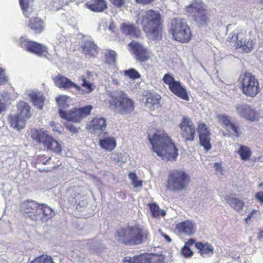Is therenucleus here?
I'll return each instance as SVG.
<instances>
[{
	"label": "nucleus",
	"mask_w": 263,
	"mask_h": 263,
	"mask_svg": "<svg viewBox=\"0 0 263 263\" xmlns=\"http://www.w3.org/2000/svg\"><path fill=\"white\" fill-rule=\"evenodd\" d=\"M82 48H83V53L85 54L96 56L98 52V47L90 36L84 37Z\"/></svg>",
	"instance_id": "5701e85b"
},
{
	"label": "nucleus",
	"mask_w": 263,
	"mask_h": 263,
	"mask_svg": "<svg viewBox=\"0 0 263 263\" xmlns=\"http://www.w3.org/2000/svg\"><path fill=\"white\" fill-rule=\"evenodd\" d=\"M21 211L26 216L36 222H46L54 216L53 210L46 204L28 200L22 203Z\"/></svg>",
	"instance_id": "7ed1b4c3"
},
{
	"label": "nucleus",
	"mask_w": 263,
	"mask_h": 263,
	"mask_svg": "<svg viewBox=\"0 0 263 263\" xmlns=\"http://www.w3.org/2000/svg\"><path fill=\"white\" fill-rule=\"evenodd\" d=\"M122 32L130 37H137L139 35L140 31L137 30L133 25L129 23H124L121 25Z\"/></svg>",
	"instance_id": "7c9ffc66"
},
{
	"label": "nucleus",
	"mask_w": 263,
	"mask_h": 263,
	"mask_svg": "<svg viewBox=\"0 0 263 263\" xmlns=\"http://www.w3.org/2000/svg\"><path fill=\"white\" fill-rule=\"evenodd\" d=\"M161 96L156 93H151L145 96V106L151 110L158 109L160 106Z\"/></svg>",
	"instance_id": "b1692460"
},
{
	"label": "nucleus",
	"mask_w": 263,
	"mask_h": 263,
	"mask_svg": "<svg viewBox=\"0 0 263 263\" xmlns=\"http://www.w3.org/2000/svg\"><path fill=\"white\" fill-rule=\"evenodd\" d=\"M237 114L241 117L250 121H255L258 119V113L250 105L239 103L235 106Z\"/></svg>",
	"instance_id": "4468645a"
},
{
	"label": "nucleus",
	"mask_w": 263,
	"mask_h": 263,
	"mask_svg": "<svg viewBox=\"0 0 263 263\" xmlns=\"http://www.w3.org/2000/svg\"><path fill=\"white\" fill-rule=\"evenodd\" d=\"M176 228L180 233L188 236L194 234L196 230V223L190 220L178 223Z\"/></svg>",
	"instance_id": "412c9836"
},
{
	"label": "nucleus",
	"mask_w": 263,
	"mask_h": 263,
	"mask_svg": "<svg viewBox=\"0 0 263 263\" xmlns=\"http://www.w3.org/2000/svg\"><path fill=\"white\" fill-rule=\"evenodd\" d=\"M148 263H163L165 261V257L162 255L147 254Z\"/></svg>",
	"instance_id": "58836bf2"
},
{
	"label": "nucleus",
	"mask_w": 263,
	"mask_h": 263,
	"mask_svg": "<svg viewBox=\"0 0 263 263\" xmlns=\"http://www.w3.org/2000/svg\"><path fill=\"white\" fill-rule=\"evenodd\" d=\"M195 247L199 250V252L203 257L211 256L213 253L214 248L210 243L197 242Z\"/></svg>",
	"instance_id": "c85d7f7f"
},
{
	"label": "nucleus",
	"mask_w": 263,
	"mask_h": 263,
	"mask_svg": "<svg viewBox=\"0 0 263 263\" xmlns=\"http://www.w3.org/2000/svg\"><path fill=\"white\" fill-rule=\"evenodd\" d=\"M100 146L108 151H111L116 147V141L114 137H106L100 139L99 141Z\"/></svg>",
	"instance_id": "c756f323"
},
{
	"label": "nucleus",
	"mask_w": 263,
	"mask_h": 263,
	"mask_svg": "<svg viewBox=\"0 0 263 263\" xmlns=\"http://www.w3.org/2000/svg\"><path fill=\"white\" fill-rule=\"evenodd\" d=\"M163 80L166 84L168 85L169 88L171 86L172 84H174V82H175L176 81L175 80L173 77H171L168 74H166L164 75Z\"/></svg>",
	"instance_id": "49530a36"
},
{
	"label": "nucleus",
	"mask_w": 263,
	"mask_h": 263,
	"mask_svg": "<svg viewBox=\"0 0 263 263\" xmlns=\"http://www.w3.org/2000/svg\"><path fill=\"white\" fill-rule=\"evenodd\" d=\"M113 83L116 85H118L120 83V82L118 79L114 78L112 80Z\"/></svg>",
	"instance_id": "338daca9"
},
{
	"label": "nucleus",
	"mask_w": 263,
	"mask_h": 263,
	"mask_svg": "<svg viewBox=\"0 0 263 263\" xmlns=\"http://www.w3.org/2000/svg\"><path fill=\"white\" fill-rule=\"evenodd\" d=\"M7 81V78L5 70L0 67V85L5 84Z\"/></svg>",
	"instance_id": "de8ad7c7"
},
{
	"label": "nucleus",
	"mask_w": 263,
	"mask_h": 263,
	"mask_svg": "<svg viewBox=\"0 0 263 263\" xmlns=\"http://www.w3.org/2000/svg\"><path fill=\"white\" fill-rule=\"evenodd\" d=\"M33 139L41 143L48 150L55 153L61 152L62 146L59 143L48 135L47 132L43 129H35L31 131Z\"/></svg>",
	"instance_id": "6e6552de"
},
{
	"label": "nucleus",
	"mask_w": 263,
	"mask_h": 263,
	"mask_svg": "<svg viewBox=\"0 0 263 263\" xmlns=\"http://www.w3.org/2000/svg\"><path fill=\"white\" fill-rule=\"evenodd\" d=\"M33 1V0H20V6L23 11L24 14L26 17H28V15L32 11L30 5Z\"/></svg>",
	"instance_id": "c9c22d12"
},
{
	"label": "nucleus",
	"mask_w": 263,
	"mask_h": 263,
	"mask_svg": "<svg viewBox=\"0 0 263 263\" xmlns=\"http://www.w3.org/2000/svg\"><path fill=\"white\" fill-rule=\"evenodd\" d=\"M238 154L242 160H248L251 155V151L250 148L247 146L241 145L238 151Z\"/></svg>",
	"instance_id": "f704fd0d"
},
{
	"label": "nucleus",
	"mask_w": 263,
	"mask_h": 263,
	"mask_svg": "<svg viewBox=\"0 0 263 263\" xmlns=\"http://www.w3.org/2000/svg\"><path fill=\"white\" fill-rule=\"evenodd\" d=\"M134 187H138L139 186H142V183L140 180H138V179L135 180V183H133Z\"/></svg>",
	"instance_id": "13d9d810"
},
{
	"label": "nucleus",
	"mask_w": 263,
	"mask_h": 263,
	"mask_svg": "<svg viewBox=\"0 0 263 263\" xmlns=\"http://www.w3.org/2000/svg\"><path fill=\"white\" fill-rule=\"evenodd\" d=\"M66 127L67 129H68L72 134H76L78 132V129L71 123H67Z\"/></svg>",
	"instance_id": "09e8293b"
},
{
	"label": "nucleus",
	"mask_w": 263,
	"mask_h": 263,
	"mask_svg": "<svg viewBox=\"0 0 263 263\" xmlns=\"http://www.w3.org/2000/svg\"><path fill=\"white\" fill-rule=\"evenodd\" d=\"M214 168L216 173L217 175H223L225 173L224 169L222 167L221 164L219 163H215L214 164Z\"/></svg>",
	"instance_id": "a18cd8bd"
},
{
	"label": "nucleus",
	"mask_w": 263,
	"mask_h": 263,
	"mask_svg": "<svg viewBox=\"0 0 263 263\" xmlns=\"http://www.w3.org/2000/svg\"><path fill=\"white\" fill-rule=\"evenodd\" d=\"M60 7H58V6H54V5L53 6V7H52V9L54 11H55V10H58L60 9Z\"/></svg>",
	"instance_id": "774afa93"
},
{
	"label": "nucleus",
	"mask_w": 263,
	"mask_h": 263,
	"mask_svg": "<svg viewBox=\"0 0 263 263\" xmlns=\"http://www.w3.org/2000/svg\"><path fill=\"white\" fill-rule=\"evenodd\" d=\"M181 129L180 134L187 141H192L194 139L195 127L191 120L187 117H184L179 125Z\"/></svg>",
	"instance_id": "dca6fc26"
},
{
	"label": "nucleus",
	"mask_w": 263,
	"mask_h": 263,
	"mask_svg": "<svg viewBox=\"0 0 263 263\" xmlns=\"http://www.w3.org/2000/svg\"><path fill=\"white\" fill-rule=\"evenodd\" d=\"M50 125L51 127H53V130L57 131V132H60V131H59L58 130V129L57 128V127H56V126L55 125V123L54 122H50Z\"/></svg>",
	"instance_id": "680f3d73"
},
{
	"label": "nucleus",
	"mask_w": 263,
	"mask_h": 263,
	"mask_svg": "<svg viewBox=\"0 0 263 263\" xmlns=\"http://www.w3.org/2000/svg\"><path fill=\"white\" fill-rule=\"evenodd\" d=\"M30 263H55V262L51 256L43 255L36 258Z\"/></svg>",
	"instance_id": "ea45409f"
},
{
	"label": "nucleus",
	"mask_w": 263,
	"mask_h": 263,
	"mask_svg": "<svg viewBox=\"0 0 263 263\" xmlns=\"http://www.w3.org/2000/svg\"><path fill=\"white\" fill-rule=\"evenodd\" d=\"M257 237L259 239H263V230L258 233Z\"/></svg>",
	"instance_id": "69168bd1"
},
{
	"label": "nucleus",
	"mask_w": 263,
	"mask_h": 263,
	"mask_svg": "<svg viewBox=\"0 0 263 263\" xmlns=\"http://www.w3.org/2000/svg\"><path fill=\"white\" fill-rule=\"evenodd\" d=\"M33 105L40 109H42L44 104L45 97L43 93L38 90H33L28 93Z\"/></svg>",
	"instance_id": "a878e982"
},
{
	"label": "nucleus",
	"mask_w": 263,
	"mask_h": 263,
	"mask_svg": "<svg viewBox=\"0 0 263 263\" xmlns=\"http://www.w3.org/2000/svg\"><path fill=\"white\" fill-rule=\"evenodd\" d=\"M128 177L132 181V183H135V180L138 179L137 175L134 173H130Z\"/></svg>",
	"instance_id": "3c124183"
},
{
	"label": "nucleus",
	"mask_w": 263,
	"mask_h": 263,
	"mask_svg": "<svg viewBox=\"0 0 263 263\" xmlns=\"http://www.w3.org/2000/svg\"><path fill=\"white\" fill-rule=\"evenodd\" d=\"M171 91L177 97L184 100H189V97L185 89L181 85L179 81H176L170 87Z\"/></svg>",
	"instance_id": "cd10ccee"
},
{
	"label": "nucleus",
	"mask_w": 263,
	"mask_h": 263,
	"mask_svg": "<svg viewBox=\"0 0 263 263\" xmlns=\"http://www.w3.org/2000/svg\"><path fill=\"white\" fill-rule=\"evenodd\" d=\"M181 253L182 255L186 258H190L193 255V252L189 247L184 246L181 249Z\"/></svg>",
	"instance_id": "37998d69"
},
{
	"label": "nucleus",
	"mask_w": 263,
	"mask_h": 263,
	"mask_svg": "<svg viewBox=\"0 0 263 263\" xmlns=\"http://www.w3.org/2000/svg\"><path fill=\"white\" fill-rule=\"evenodd\" d=\"M231 41L236 42V48L241 50L243 52L249 53L253 48L255 43L252 40H247L246 39L239 38L238 35L234 34L231 37Z\"/></svg>",
	"instance_id": "6ab92c4d"
},
{
	"label": "nucleus",
	"mask_w": 263,
	"mask_h": 263,
	"mask_svg": "<svg viewBox=\"0 0 263 263\" xmlns=\"http://www.w3.org/2000/svg\"><path fill=\"white\" fill-rule=\"evenodd\" d=\"M163 20L161 14L153 10H140L136 23L140 24L149 39L157 40L161 36Z\"/></svg>",
	"instance_id": "f257e3e1"
},
{
	"label": "nucleus",
	"mask_w": 263,
	"mask_h": 263,
	"mask_svg": "<svg viewBox=\"0 0 263 263\" xmlns=\"http://www.w3.org/2000/svg\"><path fill=\"white\" fill-rule=\"evenodd\" d=\"M188 15L192 17L197 23L206 25L209 21L206 6L200 2H193L186 7Z\"/></svg>",
	"instance_id": "9d476101"
},
{
	"label": "nucleus",
	"mask_w": 263,
	"mask_h": 263,
	"mask_svg": "<svg viewBox=\"0 0 263 263\" xmlns=\"http://www.w3.org/2000/svg\"><path fill=\"white\" fill-rule=\"evenodd\" d=\"M5 109V105L0 100V114Z\"/></svg>",
	"instance_id": "e2e57ef3"
},
{
	"label": "nucleus",
	"mask_w": 263,
	"mask_h": 263,
	"mask_svg": "<svg viewBox=\"0 0 263 263\" xmlns=\"http://www.w3.org/2000/svg\"><path fill=\"white\" fill-rule=\"evenodd\" d=\"M195 242V241L194 239L191 238L185 243L184 246L190 248V247L193 245Z\"/></svg>",
	"instance_id": "4d7b16f0"
},
{
	"label": "nucleus",
	"mask_w": 263,
	"mask_h": 263,
	"mask_svg": "<svg viewBox=\"0 0 263 263\" xmlns=\"http://www.w3.org/2000/svg\"><path fill=\"white\" fill-rule=\"evenodd\" d=\"M87 8L95 12H101L107 8L104 0H92L85 4Z\"/></svg>",
	"instance_id": "bb28decb"
},
{
	"label": "nucleus",
	"mask_w": 263,
	"mask_h": 263,
	"mask_svg": "<svg viewBox=\"0 0 263 263\" xmlns=\"http://www.w3.org/2000/svg\"><path fill=\"white\" fill-rule=\"evenodd\" d=\"M129 49L135 56L136 59L140 62H145L150 57L151 53L146 48L142 45L132 42L128 45Z\"/></svg>",
	"instance_id": "2eb2a0df"
},
{
	"label": "nucleus",
	"mask_w": 263,
	"mask_h": 263,
	"mask_svg": "<svg viewBox=\"0 0 263 263\" xmlns=\"http://www.w3.org/2000/svg\"><path fill=\"white\" fill-rule=\"evenodd\" d=\"M148 236L147 231L139 225L128 226L117 232V240L129 246L137 245L145 241Z\"/></svg>",
	"instance_id": "20e7f679"
},
{
	"label": "nucleus",
	"mask_w": 263,
	"mask_h": 263,
	"mask_svg": "<svg viewBox=\"0 0 263 263\" xmlns=\"http://www.w3.org/2000/svg\"><path fill=\"white\" fill-rule=\"evenodd\" d=\"M226 129L229 132H233V135L236 137H239L242 134L240 126L237 122H232Z\"/></svg>",
	"instance_id": "e433bc0d"
},
{
	"label": "nucleus",
	"mask_w": 263,
	"mask_h": 263,
	"mask_svg": "<svg viewBox=\"0 0 263 263\" xmlns=\"http://www.w3.org/2000/svg\"><path fill=\"white\" fill-rule=\"evenodd\" d=\"M151 212L154 217L158 218L163 217L165 215L166 212L164 210L160 209L156 203L149 204Z\"/></svg>",
	"instance_id": "473e14b6"
},
{
	"label": "nucleus",
	"mask_w": 263,
	"mask_h": 263,
	"mask_svg": "<svg viewBox=\"0 0 263 263\" xmlns=\"http://www.w3.org/2000/svg\"><path fill=\"white\" fill-rule=\"evenodd\" d=\"M256 198L261 203H263V191L258 193L256 195Z\"/></svg>",
	"instance_id": "603ef678"
},
{
	"label": "nucleus",
	"mask_w": 263,
	"mask_h": 263,
	"mask_svg": "<svg viewBox=\"0 0 263 263\" xmlns=\"http://www.w3.org/2000/svg\"><path fill=\"white\" fill-rule=\"evenodd\" d=\"M115 29H116V26L115 25V23L113 22H111L109 24L108 29L110 31L114 32H115Z\"/></svg>",
	"instance_id": "bf43d9fd"
},
{
	"label": "nucleus",
	"mask_w": 263,
	"mask_h": 263,
	"mask_svg": "<svg viewBox=\"0 0 263 263\" xmlns=\"http://www.w3.org/2000/svg\"><path fill=\"white\" fill-rule=\"evenodd\" d=\"M17 107L20 113L11 117L10 123L11 126L20 130L25 127L26 119L30 116V108L28 104L25 102H20Z\"/></svg>",
	"instance_id": "9b49d317"
},
{
	"label": "nucleus",
	"mask_w": 263,
	"mask_h": 263,
	"mask_svg": "<svg viewBox=\"0 0 263 263\" xmlns=\"http://www.w3.org/2000/svg\"><path fill=\"white\" fill-rule=\"evenodd\" d=\"M216 120L218 122L227 129L232 122L231 118L226 114H218L216 116Z\"/></svg>",
	"instance_id": "72a5a7b5"
},
{
	"label": "nucleus",
	"mask_w": 263,
	"mask_h": 263,
	"mask_svg": "<svg viewBox=\"0 0 263 263\" xmlns=\"http://www.w3.org/2000/svg\"><path fill=\"white\" fill-rule=\"evenodd\" d=\"M50 160V158H47V157L44 158V159H41L40 158L39 160H38V163L39 164H46L47 163V162Z\"/></svg>",
	"instance_id": "6e6d98bb"
},
{
	"label": "nucleus",
	"mask_w": 263,
	"mask_h": 263,
	"mask_svg": "<svg viewBox=\"0 0 263 263\" xmlns=\"http://www.w3.org/2000/svg\"><path fill=\"white\" fill-rule=\"evenodd\" d=\"M153 152L166 161H173L178 156L177 149L164 131H158L152 136L148 135Z\"/></svg>",
	"instance_id": "f03ea898"
},
{
	"label": "nucleus",
	"mask_w": 263,
	"mask_h": 263,
	"mask_svg": "<svg viewBox=\"0 0 263 263\" xmlns=\"http://www.w3.org/2000/svg\"><path fill=\"white\" fill-rule=\"evenodd\" d=\"M225 200L233 209L237 211L241 214H243L245 208V204L242 200L239 198L235 197L233 195H229L226 196Z\"/></svg>",
	"instance_id": "393cba45"
},
{
	"label": "nucleus",
	"mask_w": 263,
	"mask_h": 263,
	"mask_svg": "<svg viewBox=\"0 0 263 263\" xmlns=\"http://www.w3.org/2000/svg\"><path fill=\"white\" fill-rule=\"evenodd\" d=\"M252 217H253L252 213H249L247 217L246 218H245V221H246V222H248V221L249 220H250Z\"/></svg>",
	"instance_id": "0e129e2a"
},
{
	"label": "nucleus",
	"mask_w": 263,
	"mask_h": 263,
	"mask_svg": "<svg viewBox=\"0 0 263 263\" xmlns=\"http://www.w3.org/2000/svg\"><path fill=\"white\" fill-rule=\"evenodd\" d=\"M159 232L160 233L162 237H163L165 238V239L167 241H168V242H171V241H172V239H171V238L169 237V236H168V235H166V234L163 233V232H162L160 230H159Z\"/></svg>",
	"instance_id": "5fc2aeb1"
},
{
	"label": "nucleus",
	"mask_w": 263,
	"mask_h": 263,
	"mask_svg": "<svg viewBox=\"0 0 263 263\" xmlns=\"http://www.w3.org/2000/svg\"><path fill=\"white\" fill-rule=\"evenodd\" d=\"M54 84L60 88L67 89L74 88L77 90H80V86L72 82L69 79L62 75L58 74L53 79Z\"/></svg>",
	"instance_id": "4be33fe9"
},
{
	"label": "nucleus",
	"mask_w": 263,
	"mask_h": 263,
	"mask_svg": "<svg viewBox=\"0 0 263 263\" xmlns=\"http://www.w3.org/2000/svg\"><path fill=\"white\" fill-rule=\"evenodd\" d=\"M148 254H142L136 256L135 260V263H148V257L147 256Z\"/></svg>",
	"instance_id": "c03bdc74"
},
{
	"label": "nucleus",
	"mask_w": 263,
	"mask_h": 263,
	"mask_svg": "<svg viewBox=\"0 0 263 263\" xmlns=\"http://www.w3.org/2000/svg\"><path fill=\"white\" fill-rule=\"evenodd\" d=\"M29 26L31 29L34 30L36 33L42 32L45 27L44 22L39 17L31 18L30 21Z\"/></svg>",
	"instance_id": "2f4dec72"
},
{
	"label": "nucleus",
	"mask_w": 263,
	"mask_h": 263,
	"mask_svg": "<svg viewBox=\"0 0 263 263\" xmlns=\"http://www.w3.org/2000/svg\"><path fill=\"white\" fill-rule=\"evenodd\" d=\"M111 3L117 7H121L124 4L123 0H110Z\"/></svg>",
	"instance_id": "8fccbe9b"
},
{
	"label": "nucleus",
	"mask_w": 263,
	"mask_h": 263,
	"mask_svg": "<svg viewBox=\"0 0 263 263\" xmlns=\"http://www.w3.org/2000/svg\"><path fill=\"white\" fill-rule=\"evenodd\" d=\"M107 62L109 65H114L116 60V53L113 50H107L105 53Z\"/></svg>",
	"instance_id": "a19ab883"
},
{
	"label": "nucleus",
	"mask_w": 263,
	"mask_h": 263,
	"mask_svg": "<svg viewBox=\"0 0 263 263\" xmlns=\"http://www.w3.org/2000/svg\"><path fill=\"white\" fill-rule=\"evenodd\" d=\"M239 81L243 93L247 96L254 97L260 91L257 79L250 72L241 74Z\"/></svg>",
	"instance_id": "1a4fd4ad"
},
{
	"label": "nucleus",
	"mask_w": 263,
	"mask_h": 263,
	"mask_svg": "<svg viewBox=\"0 0 263 263\" xmlns=\"http://www.w3.org/2000/svg\"><path fill=\"white\" fill-rule=\"evenodd\" d=\"M170 32L174 40L177 41L186 43L191 40V31L184 18H173L171 22Z\"/></svg>",
	"instance_id": "423d86ee"
},
{
	"label": "nucleus",
	"mask_w": 263,
	"mask_h": 263,
	"mask_svg": "<svg viewBox=\"0 0 263 263\" xmlns=\"http://www.w3.org/2000/svg\"><path fill=\"white\" fill-rule=\"evenodd\" d=\"M93 74L91 72L87 71L86 75H83L81 77L79 81L81 83L82 87L85 88L86 90L82 89L80 87L81 93L85 95L90 93L95 89V87L92 83Z\"/></svg>",
	"instance_id": "aec40b11"
},
{
	"label": "nucleus",
	"mask_w": 263,
	"mask_h": 263,
	"mask_svg": "<svg viewBox=\"0 0 263 263\" xmlns=\"http://www.w3.org/2000/svg\"><path fill=\"white\" fill-rule=\"evenodd\" d=\"M20 45L22 48L39 56L47 57L48 54L47 48L45 46L35 42L28 41L23 37L20 39Z\"/></svg>",
	"instance_id": "ddd939ff"
},
{
	"label": "nucleus",
	"mask_w": 263,
	"mask_h": 263,
	"mask_svg": "<svg viewBox=\"0 0 263 263\" xmlns=\"http://www.w3.org/2000/svg\"><path fill=\"white\" fill-rule=\"evenodd\" d=\"M189 182V177L185 171L175 170L170 173L166 187L171 191H182L187 187Z\"/></svg>",
	"instance_id": "0eeeda50"
},
{
	"label": "nucleus",
	"mask_w": 263,
	"mask_h": 263,
	"mask_svg": "<svg viewBox=\"0 0 263 263\" xmlns=\"http://www.w3.org/2000/svg\"><path fill=\"white\" fill-rule=\"evenodd\" d=\"M109 98L110 107L115 111L122 115H126L134 111V101L123 91L117 90L111 92Z\"/></svg>",
	"instance_id": "39448f33"
},
{
	"label": "nucleus",
	"mask_w": 263,
	"mask_h": 263,
	"mask_svg": "<svg viewBox=\"0 0 263 263\" xmlns=\"http://www.w3.org/2000/svg\"><path fill=\"white\" fill-rule=\"evenodd\" d=\"M137 3L143 4H148L152 2L154 0H136Z\"/></svg>",
	"instance_id": "052dcab7"
},
{
	"label": "nucleus",
	"mask_w": 263,
	"mask_h": 263,
	"mask_svg": "<svg viewBox=\"0 0 263 263\" xmlns=\"http://www.w3.org/2000/svg\"><path fill=\"white\" fill-rule=\"evenodd\" d=\"M106 120L102 117L94 118L87 125L88 130L93 134H100L105 130Z\"/></svg>",
	"instance_id": "a211bd4d"
},
{
	"label": "nucleus",
	"mask_w": 263,
	"mask_h": 263,
	"mask_svg": "<svg viewBox=\"0 0 263 263\" xmlns=\"http://www.w3.org/2000/svg\"><path fill=\"white\" fill-rule=\"evenodd\" d=\"M92 108L91 106L88 105L79 108H74L72 110L67 111L60 109L59 114L60 117L65 120L79 122L82 118L86 117L90 114Z\"/></svg>",
	"instance_id": "f8f14e48"
},
{
	"label": "nucleus",
	"mask_w": 263,
	"mask_h": 263,
	"mask_svg": "<svg viewBox=\"0 0 263 263\" xmlns=\"http://www.w3.org/2000/svg\"><path fill=\"white\" fill-rule=\"evenodd\" d=\"M198 132L199 133L200 143L206 151L211 148L210 138V131L205 124L203 122H199L198 124Z\"/></svg>",
	"instance_id": "f3484780"
},
{
	"label": "nucleus",
	"mask_w": 263,
	"mask_h": 263,
	"mask_svg": "<svg viewBox=\"0 0 263 263\" xmlns=\"http://www.w3.org/2000/svg\"><path fill=\"white\" fill-rule=\"evenodd\" d=\"M136 256L132 258L130 257H127L124 259V262H129V263H135V260L136 259Z\"/></svg>",
	"instance_id": "864d4df0"
},
{
	"label": "nucleus",
	"mask_w": 263,
	"mask_h": 263,
	"mask_svg": "<svg viewBox=\"0 0 263 263\" xmlns=\"http://www.w3.org/2000/svg\"><path fill=\"white\" fill-rule=\"evenodd\" d=\"M56 101L61 108H66L69 106L70 99L65 95H61L56 98Z\"/></svg>",
	"instance_id": "4c0bfd02"
},
{
	"label": "nucleus",
	"mask_w": 263,
	"mask_h": 263,
	"mask_svg": "<svg viewBox=\"0 0 263 263\" xmlns=\"http://www.w3.org/2000/svg\"><path fill=\"white\" fill-rule=\"evenodd\" d=\"M124 73L130 79H136L140 77L139 73L134 68H129L124 71Z\"/></svg>",
	"instance_id": "79ce46f5"
}]
</instances>
